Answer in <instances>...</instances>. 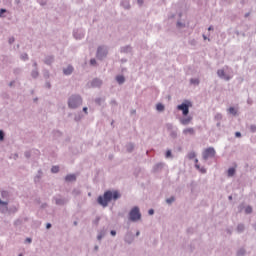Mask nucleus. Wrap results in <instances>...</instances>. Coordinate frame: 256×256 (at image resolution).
Segmentation results:
<instances>
[{
  "label": "nucleus",
  "instance_id": "c756f323",
  "mask_svg": "<svg viewBox=\"0 0 256 256\" xmlns=\"http://www.w3.org/2000/svg\"><path fill=\"white\" fill-rule=\"evenodd\" d=\"M4 13H7V9L1 8V9H0V17H3V14H4Z\"/></svg>",
  "mask_w": 256,
  "mask_h": 256
},
{
  "label": "nucleus",
  "instance_id": "b1692460",
  "mask_svg": "<svg viewBox=\"0 0 256 256\" xmlns=\"http://www.w3.org/2000/svg\"><path fill=\"white\" fill-rule=\"evenodd\" d=\"M0 141H5V132L3 130H0Z\"/></svg>",
  "mask_w": 256,
  "mask_h": 256
},
{
  "label": "nucleus",
  "instance_id": "bf43d9fd",
  "mask_svg": "<svg viewBox=\"0 0 256 256\" xmlns=\"http://www.w3.org/2000/svg\"><path fill=\"white\" fill-rule=\"evenodd\" d=\"M15 225H19V221H16V222H15Z\"/></svg>",
  "mask_w": 256,
  "mask_h": 256
},
{
  "label": "nucleus",
  "instance_id": "412c9836",
  "mask_svg": "<svg viewBox=\"0 0 256 256\" xmlns=\"http://www.w3.org/2000/svg\"><path fill=\"white\" fill-rule=\"evenodd\" d=\"M51 173H59V166H52Z\"/></svg>",
  "mask_w": 256,
  "mask_h": 256
},
{
  "label": "nucleus",
  "instance_id": "f8f14e48",
  "mask_svg": "<svg viewBox=\"0 0 256 256\" xmlns=\"http://www.w3.org/2000/svg\"><path fill=\"white\" fill-rule=\"evenodd\" d=\"M31 77L33 79H37V77H39V69L38 68H34L32 71H31Z\"/></svg>",
  "mask_w": 256,
  "mask_h": 256
},
{
  "label": "nucleus",
  "instance_id": "5fc2aeb1",
  "mask_svg": "<svg viewBox=\"0 0 256 256\" xmlns=\"http://www.w3.org/2000/svg\"><path fill=\"white\" fill-rule=\"evenodd\" d=\"M200 171H201L202 173H205V172H206V170H205L204 168L200 169Z\"/></svg>",
  "mask_w": 256,
  "mask_h": 256
},
{
  "label": "nucleus",
  "instance_id": "2eb2a0df",
  "mask_svg": "<svg viewBox=\"0 0 256 256\" xmlns=\"http://www.w3.org/2000/svg\"><path fill=\"white\" fill-rule=\"evenodd\" d=\"M73 73V66H68L65 70L66 75H71Z\"/></svg>",
  "mask_w": 256,
  "mask_h": 256
},
{
  "label": "nucleus",
  "instance_id": "bb28decb",
  "mask_svg": "<svg viewBox=\"0 0 256 256\" xmlns=\"http://www.w3.org/2000/svg\"><path fill=\"white\" fill-rule=\"evenodd\" d=\"M21 71H22L21 68H15L14 69V74L15 75H21Z\"/></svg>",
  "mask_w": 256,
  "mask_h": 256
},
{
  "label": "nucleus",
  "instance_id": "a878e982",
  "mask_svg": "<svg viewBox=\"0 0 256 256\" xmlns=\"http://www.w3.org/2000/svg\"><path fill=\"white\" fill-rule=\"evenodd\" d=\"M24 156L26 157V159H31V151H26L24 153Z\"/></svg>",
  "mask_w": 256,
  "mask_h": 256
},
{
  "label": "nucleus",
  "instance_id": "f03ea898",
  "mask_svg": "<svg viewBox=\"0 0 256 256\" xmlns=\"http://www.w3.org/2000/svg\"><path fill=\"white\" fill-rule=\"evenodd\" d=\"M81 103H83V99H81V96H77V95L70 97L68 100V106L72 109L79 107Z\"/></svg>",
  "mask_w": 256,
  "mask_h": 256
},
{
  "label": "nucleus",
  "instance_id": "423d86ee",
  "mask_svg": "<svg viewBox=\"0 0 256 256\" xmlns=\"http://www.w3.org/2000/svg\"><path fill=\"white\" fill-rule=\"evenodd\" d=\"M9 202L0 200V213H7L9 211Z\"/></svg>",
  "mask_w": 256,
  "mask_h": 256
},
{
  "label": "nucleus",
  "instance_id": "c85d7f7f",
  "mask_svg": "<svg viewBox=\"0 0 256 256\" xmlns=\"http://www.w3.org/2000/svg\"><path fill=\"white\" fill-rule=\"evenodd\" d=\"M229 112L233 115H236L237 114V111L235 110V108L231 107L229 108Z\"/></svg>",
  "mask_w": 256,
  "mask_h": 256
},
{
  "label": "nucleus",
  "instance_id": "8fccbe9b",
  "mask_svg": "<svg viewBox=\"0 0 256 256\" xmlns=\"http://www.w3.org/2000/svg\"><path fill=\"white\" fill-rule=\"evenodd\" d=\"M45 207H47V204L44 203V204L41 205L42 209H45Z\"/></svg>",
  "mask_w": 256,
  "mask_h": 256
},
{
  "label": "nucleus",
  "instance_id": "cd10ccee",
  "mask_svg": "<svg viewBox=\"0 0 256 256\" xmlns=\"http://www.w3.org/2000/svg\"><path fill=\"white\" fill-rule=\"evenodd\" d=\"M8 43L9 45H13V43H15V37H10Z\"/></svg>",
  "mask_w": 256,
  "mask_h": 256
},
{
  "label": "nucleus",
  "instance_id": "ddd939ff",
  "mask_svg": "<svg viewBox=\"0 0 256 256\" xmlns=\"http://www.w3.org/2000/svg\"><path fill=\"white\" fill-rule=\"evenodd\" d=\"M183 133L185 135H188V134L194 135L195 134V130L193 128H186V129L183 130Z\"/></svg>",
  "mask_w": 256,
  "mask_h": 256
},
{
  "label": "nucleus",
  "instance_id": "0eeeda50",
  "mask_svg": "<svg viewBox=\"0 0 256 256\" xmlns=\"http://www.w3.org/2000/svg\"><path fill=\"white\" fill-rule=\"evenodd\" d=\"M42 177H43V171L38 170L37 175L34 177V183H40Z\"/></svg>",
  "mask_w": 256,
  "mask_h": 256
},
{
  "label": "nucleus",
  "instance_id": "69168bd1",
  "mask_svg": "<svg viewBox=\"0 0 256 256\" xmlns=\"http://www.w3.org/2000/svg\"><path fill=\"white\" fill-rule=\"evenodd\" d=\"M18 256H23V254H19Z\"/></svg>",
  "mask_w": 256,
  "mask_h": 256
},
{
  "label": "nucleus",
  "instance_id": "aec40b11",
  "mask_svg": "<svg viewBox=\"0 0 256 256\" xmlns=\"http://www.w3.org/2000/svg\"><path fill=\"white\" fill-rule=\"evenodd\" d=\"M116 80H117V82L119 83V84H122L124 81H125V79H124V77L123 76H117L116 77Z\"/></svg>",
  "mask_w": 256,
  "mask_h": 256
},
{
  "label": "nucleus",
  "instance_id": "c03bdc74",
  "mask_svg": "<svg viewBox=\"0 0 256 256\" xmlns=\"http://www.w3.org/2000/svg\"><path fill=\"white\" fill-rule=\"evenodd\" d=\"M148 213H149V215H154V210L150 209Z\"/></svg>",
  "mask_w": 256,
  "mask_h": 256
},
{
  "label": "nucleus",
  "instance_id": "e433bc0d",
  "mask_svg": "<svg viewBox=\"0 0 256 256\" xmlns=\"http://www.w3.org/2000/svg\"><path fill=\"white\" fill-rule=\"evenodd\" d=\"M246 213H252V208L251 207H247L246 208Z\"/></svg>",
  "mask_w": 256,
  "mask_h": 256
},
{
  "label": "nucleus",
  "instance_id": "7c9ffc66",
  "mask_svg": "<svg viewBox=\"0 0 256 256\" xmlns=\"http://www.w3.org/2000/svg\"><path fill=\"white\" fill-rule=\"evenodd\" d=\"M192 84L198 85L199 84V80L198 79H191L190 81Z\"/></svg>",
  "mask_w": 256,
  "mask_h": 256
},
{
  "label": "nucleus",
  "instance_id": "774afa93",
  "mask_svg": "<svg viewBox=\"0 0 256 256\" xmlns=\"http://www.w3.org/2000/svg\"><path fill=\"white\" fill-rule=\"evenodd\" d=\"M34 101H37V98H35Z\"/></svg>",
  "mask_w": 256,
  "mask_h": 256
},
{
  "label": "nucleus",
  "instance_id": "0e129e2a",
  "mask_svg": "<svg viewBox=\"0 0 256 256\" xmlns=\"http://www.w3.org/2000/svg\"><path fill=\"white\" fill-rule=\"evenodd\" d=\"M133 149V146L131 145V149L129 151H131Z\"/></svg>",
  "mask_w": 256,
  "mask_h": 256
},
{
  "label": "nucleus",
  "instance_id": "72a5a7b5",
  "mask_svg": "<svg viewBox=\"0 0 256 256\" xmlns=\"http://www.w3.org/2000/svg\"><path fill=\"white\" fill-rule=\"evenodd\" d=\"M45 87H46L47 89H51V82H46V83H45Z\"/></svg>",
  "mask_w": 256,
  "mask_h": 256
},
{
  "label": "nucleus",
  "instance_id": "3c124183",
  "mask_svg": "<svg viewBox=\"0 0 256 256\" xmlns=\"http://www.w3.org/2000/svg\"><path fill=\"white\" fill-rule=\"evenodd\" d=\"M13 213H17V207H13Z\"/></svg>",
  "mask_w": 256,
  "mask_h": 256
},
{
  "label": "nucleus",
  "instance_id": "e2e57ef3",
  "mask_svg": "<svg viewBox=\"0 0 256 256\" xmlns=\"http://www.w3.org/2000/svg\"><path fill=\"white\" fill-rule=\"evenodd\" d=\"M231 199H232V196L229 197V200H230V201H231Z\"/></svg>",
  "mask_w": 256,
  "mask_h": 256
},
{
  "label": "nucleus",
  "instance_id": "4be33fe9",
  "mask_svg": "<svg viewBox=\"0 0 256 256\" xmlns=\"http://www.w3.org/2000/svg\"><path fill=\"white\" fill-rule=\"evenodd\" d=\"M54 201H55L56 205H63V199L54 198Z\"/></svg>",
  "mask_w": 256,
  "mask_h": 256
},
{
  "label": "nucleus",
  "instance_id": "393cba45",
  "mask_svg": "<svg viewBox=\"0 0 256 256\" xmlns=\"http://www.w3.org/2000/svg\"><path fill=\"white\" fill-rule=\"evenodd\" d=\"M156 108H157L158 111H163L164 110V106L161 103L157 104Z\"/></svg>",
  "mask_w": 256,
  "mask_h": 256
},
{
  "label": "nucleus",
  "instance_id": "a211bd4d",
  "mask_svg": "<svg viewBox=\"0 0 256 256\" xmlns=\"http://www.w3.org/2000/svg\"><path fill=\"white\" fill-rule=\"evenodd\" d=\"M20 59H22V61H28L29 55H27V53H23V54H21Z\"/></svg>",
  "mask_w": 256,
  "mask_h": 256
},
{
  "label": "nucleus",
  "instance_id": "9b49d317",
  "mask_svg": "<svg viewBox=\"0 0 256 256\" xmlns=\"http://www.w3.org/2000/svg\"><path fill=\"white\" fill-rule=\"evenodd\" d=\"M75 180H77V176H75V174H69L66 176V181H69L70 183H73Z\"/></svg>",
  "mask_w": 256,
  "mask_h": 256
},
{
  "label": "nucleus",
  "instance_id": "f257e3e1",
  "mask_svg": "<svg viewBox=\"0 0 256 256\" xmlns=\"http://www.w3.org/2000/svg\"><path fill=\"white\" fill-rule=\"evenodd\" d=\"M121 194L117 190H107L103 196L98 197V204L101 207H106L110 201H117V199H120Z\"/></svg>",
  "mask_w": 256,
  "mask_h": 256
},
{
  "label": "nucleus",
  "instance_id": "09e8293b",
  "mask_svg": "<svg viewBox=\"0 0 256 256\" xmlns=\"http://www.w3.org/2000/svg\"><path fill=\"white\" fill-rule=\"evenodd\" d=\"M33 67H34V69H38V68H37V63H36V62H34V63H33Z\"/></svg>",
  "mask_w": 256,
  "mask_h": 256
},
{
  "label": "nucleus",
  "instance_id": "79ce46f5",
  "mask_svg": "<svg viewBox=\"0 0 256 256\" xmlns=\"http://www.w3.org/2000/svg\"><path fill=\"white\" fill-rule=\"evenodd\" d=\"M194 157H195V153H190V154H189V158H190V159H192V158H194Z\"/></svg>",
  "mask_w": 256,
  "mask_h": 256
},
{
  "label": "nucleus",
  "instance_id": "20e7f679",
  "mask_svg": "<svg viewBox=\"0 0 256 256\" xmlns=\"http://www.w3.org/2000/svg\"><path fill=\"white\" fill-rule=\"evenodd\" d=\"M129 219L130 221H139V219H141V214L139 212V208L138 207H134L130 213H129Z\"/></svg>",
  "mask_w": 256,
  "mask_h": 256
},
{
  "label": "nucleus",
  "instance_id": "338daca9",
  "mask_svg": "<svg viewBox=\"0 0 256 256\" xmlns=\"http://www.w3.org/2000/svg\"><path fill=\"white\" fill-rule=\"evenodd\" d=\"M195 162L197 163V162H198V159H196Z\"/></svg>",
  "mask_w": 256,
  "mask_h": 256
},
{
  "label": "nucleus",
  "instance_id": "5701e85b",
  "mask_svg": "<svg viewBox=\"0 0 256 256\" xmlns=\"http://www.w3.org/2000/svg\"><path fill=\"white\" fill-rule=\"evenodd\" d=\"M1 195H2V198H3V199H7V197H9V192H7V191H2V192H1Z\"/></svg>",
  "mask_w": 256,
  "mask_h": 256
},
{
  "label": "nucleus",
  "instance_id": "680f3d73",
  "mask_svg": "<svg viewBox=\"0 0 256 256\" xmlns=\"http://www.w3.org/2000/svg\"><path fill=\"white\" fill-rule=\"evenodd\" d=\"M15 3H17V4H18V3H19V0H15Z\"/></svg>",
  "mask_w": 256,
  "mask_h": 256
},
{
  "label": "nucleus",
  "instance_id": "603ef678",
  "mask_svg": "<svg viewBox=\"0 0 256 256\" xmlns=\"http://www.w3.org/2000/svg\"><path fill=\"white\" fill-rule=\"evenodd\" d=\"M83 111L85 112V114H87L88 112H87V107H84L83 108Z\"/></svg>",
  "mask_w": 256,
  "mask_h": 256
},
{
  "label": "nucleus",
  "instance_id": "ea45409f",
  "mask_svg": "<svg viewBox=\"0 0 256 256\" xmlns=\"http://www.w3.org/2000/svg\"><path fill=\"white\" fill-rule=\"evenodd\" d=\"M170 156H171V151L168 150V151L166 152V157L168 158V157H170Z\"/></svg>",
  "mask_w": 256,
  "mask_h": 256
},
{
  "label": "nucleus",
  "instance_id": "a18cd8bd",
  "mask_svg": "<svg viewBox=\"0 0 256 256\" xmlns=\"http://www.w3.org/2000/svg\"><path fill=\"white\" fill-rule=\"evenodd\" d=\"M137 3L141 6L144 3V1L143 0H138Z\"/></svg>",
  "mask_w": 256,
  "mask_h": 256
},
{
  "label": "nucleus",
  "instance_id": "a19ab883",
  "mask_svg": "<svg viewBox=\"0 0 256 256\" xmlns=\"http://www.w3.org/2000/svg\"><path fill=\"white\" fill-rule=\"evenodd\" d=\"M51 227H52L51 223L46 224V229H51Z\"/></svg>",
  "mask_w": 256,
  "mask_h": 256
},
{
  "label": "nucleus",
  "instance_id": "f704fd0d",
  "mask_svg": "<svg viewBox=\"0 0 256 256\" xmlns=\"http://www.w3.org/2000/svg\"><path fill=\"white\" fill-rule=\"evenodd\" d=\"M90 64H91V65L97 64V60H96V59H91V60H90Z\"/></svg>",
  "mask_w": 256,
  "mask_h": 256
},
{
  "label": "nucleus",
  "instance_id": "4468645a",
  "mask_svg": "<svg viewBox=\"0 0 256 256\" xmlns=\"http://www.w3.org/2000/svg\"><path fill=\"white\" fill-rule=\"evenodd\" d=\"M217 74H218L219 77L224 78L226 80L230 79L228 76L225 75V72L222 69L218 70Z\"/></svg>",
  "mask_w": 256,
  "mask_h": 256
},
{
  "label": "nucleus",
  "instance_id": "2f4dec72",
  "mask_svg": "<svg viewBox=\"0 0 256 256\" xmlns=\"http://www.w3.org/2000/svg\"><path fill=\"white\" fill-rule=\"evenodd\" d=\"M12 159H14L15 161H17V159H19V154L15 153L12 155Z\"/></svg>",
  "mask_w": 256,
  "mask_h": 256
},
{
  "label": "nucleus",
  "instance_id": "37998d69",
  "mask_svg": "<svg viewBox=\"0 0 256 256\" xmlns=\"http://www.w3.org/2000/svg\"><path fill=\"white\" fill-rule=\"evenodd\" d=\"M215 118H216V119H222V115H221V114H217V115L215 116Z\"/></svg>",
  "mask_w": 256,
  "mask_h": 256
},
{
  "label": "nucleus",
  "instance_id": "de8ad7c7",
  "mask_svg": "<svg viewBox=\"0 0 256 256\" xmlns=\"http://www.w3.org/2000/svg\"><path fill=\"white\" fill-rule=\"evenodd\" d=\"M236 137H241V133L240 132H236Z\"/></svg>",
  "mask_w": 256,
  "mask_h": 256
},
{
  "label": "nucleus",
  "instance_id": "49530a36",
  "mask_svg": "<svg viewBox=\"0 0 256 256\" xmlns=\"http://www.w3.org/2000/svg\"><path fill=\"white\" fill-rule=\"evenodd\" d=\"M14 83H15V81L10 82L9 87H13Z\"/></svg>",
  "mask_w": 256,
  "mask_h": 256
},
{
  "label": "nucleus",
  "instance_id": "6ab92c4d",
  "mask_svg": "<svg viewBox=\"0 0 256 256\" xmlns=\"http://www.w3.org/2000/svg\"><path fill=\"white\" fill-rule=\"evenodd\" d=\"M235 172H236V170H235V168H229V170H228V176L229 177H231V176H233L234 174H235Z\"/></svg>",
  "mask_w": 256,
  "mask_h": 256
},
{
  "label": "nucleus",
  "instance_id": "6e6552de",
  "mask_svg": "<svg viewBox=\"0 0 256 256\" xmlns=\"http://www.w3.org/2000/svg\"><path fill=\"white\" fill-rule=\"evenodd\" d=\"M55 61V57L53 56H46L44 59L45 65H51Z\"/></svg>",
  "mask_w": 256,
  "mask_h": 256
},
{
  "label": "nucleus",
  "instance_id": "1a4fd4ad",
  "mask_svg": "<svg viewBox=\"0 0 256 256\" xmlns=\"http://www.w3.org/2000/svg\"><path fill=\"white\" fill-rule=\"evenodd\" d=\"M103 56H106V51L102 47H99L97 52V58L101 59Z\"/></svg>",
  "mask_w": 256,
  "mask_h": 256
},
{
  "label": "nucleus",
  "instance_id": "c9c22d12",
  "mask_svg": "<svg viewBox=\"0 0 256 256\" xmlns=\"http://www.w3.org/2000/svg\"><path fill=\"white\" fill-rule=\"evenodd\" d=\"M243 229H244V225L242 224L238 225V231H243Z\"/></svg>",
  "mask_w": 256,
  "mask_h": 256
},
{
  "label": "nucleus",
  "instance_id": "f3484780",
  "mask_svg": "<svg viewBox=\"0 0 256 256\" xmlns=\"http://www.w3.org/2000/svg\"><path fill=\"white\" fill-rule=\"evenodd\" d=\"M51 74L49 73V70H43V77L44 79H49Z\"/></svg>",
  "mask_w": 256,
  "mask_h": 256
},
{
  "label": "nucleus",
  "instance_id": "dca6fc26",
  "mask_svg": "<svg viewBox=\"0 0 256 256\" xmlns=\"http://www.w3.org/2000/svg\"><path fill=\"white\" fill-rule=\"evenodd\" d=\"M101 85V81L99 79L93 80L92 86L99 87Z\"/></svg>",
  "mask_w": 256,
  "mask_h": 256
},
{
  "label": "nucleus",
  "instance_id": "9d476101",
  "mask_svg": "<svg viewBox=\"0 0 256 256\" xmlns=\"http://www.w3.org/2000/svg\"><path fill=\"white\" fill-rule=\"evenodd\" d=\"M192 117L191 116H188V117H186V118H183V119H181L180 120V122H181V124H183V125H188L191 121H192Z\"/></svg>",
  "mask_w": 256,
  "mask_h": 256
},
{
  "label": "nucleus",
  "instance_id": "58836bf2",
  "mask_svg": "<svg viewBox=\"0 0 256 256\" xmlns=\"http://www.w3.org/2000/svg\"><path fill=\"white\" fill-rule=\"evenodd\" d=\"M250 129H251L252 132H255V131H256V126H255V125H252V126L250 127Z\"/></svg>",
  "mask_w": 256,
  "mask_h": 256
},
{
  "label": "nucleus",
  "instance_id": "052dcab7",
  "mask_svg": "<svg viewBox=\"0 0 256 256\" xmlns=\"http://www.w3.org/2000/svg\"><path fill=\"white\" fill-rule=\"evenodd\" d=\"M212 29H213L212 27H209V29H208V30H209V31H211Z\"/></svg>",
  "mask_w": 256,
  "mask_h": 256
},
{
  "label": "nucleus",
  "instance_id": "4c0bfd02",
  "mask_svg": "<svg viewBox=\"0 0 256 256\" xmlns=\"http://www.w3.org/2000/svg\"><path fill=\"white\" fill-rule=\"evenodd\" d=\"M33 240L31 238H26L25 243H32Z\"/></svg>",
  "mask_w": 256,
  "mask_h": 256
},
{
  "label": "nucleus",
  "instance_id": "7ed1b4c3",
  "mask_svg": "<svg viewBox=\"0 0 256 256\" xmlns=\"http://www.w3.org/2000/svg\"><path fill=\"white\" fill-rule=\"evenodd\" d=\"M189 107H192V103L190 101H185L181 105H178L177 109L182 111L183 116H187L189 114Z\"/></svg>",
  "mask_w": 256,
  "mask_h": 256
},
{
  "label": "nucleus",
  "instance_id": "13d9d810",
  "mask_svg": "<svg viewBox=\"0 0 256 256\" xmlns=\"http://www.w3.org/2000/svg\"><path fill=\"white\" fill-rule=\"evenodd\" d=\"M15 225H19V221H16V222H15Z\"/></svg>",
  "mask_w": 256,
  "mask_h": 256
},
{
  "label": "nucleus",
  "instance_id": "864d4df0",
  "mask_svg": "<svg viewBox=\"0 0 256 256\" xmlns=\"http://www.w3.org/2000/svg\"><path fill=\"white\" fill-rule=\"evenodd\" d=\"M111 235H116V232L114 230L111 231Z\"/></svg>",
  "mask_w": 256,
  "mask_h": 256
},
{
  "label": "nucleus",
  "instance_id": "4d7b16f0",
  "mask_svg": "<svg viewBox=\"0 0 256 256\" xmlns=\"http://www.w3.org/2000/svg\"><path fill=\"white\" fill-rule=\"evenodd\" d=\"M197 169H200V166L198 164L195 165Z\"/></svg>",
  "mask_w": 256,
  "mask_h": 256
},
{
  "label": "nucleus",
  "instance_id": "39448f33",
  "mask_svg": "<svg viewBox=\"0 0 256 256\" xmlns=\"http://www.w3.org/2000/svg\"><path fill=\"white\" fill-rule=\"evenodd\" d=\"M215 154H216L215 149L212 148V147H209V148H207V149L204 150V152H203V158H204L205 160H207L208 158L214 157Z\"/></svg>",
  "mask_w": 256,
  "mask_h": 256
},
{
  "label": "nucleus",
  "instance_id": "473e14b6",
  "mask_svg": "<svg viewBox=\"0 0 256 256\" xmlns=\"http://www.w3.org/2000/svg\"><path fill=\"white\" fill-rule=\"evenodd\" d=\"M166 201H167V203L170 204V203H173V201H175V199H174V197H171V198L167 199Z\"/></svg>",
  "mask_w": 256,
  "mask_h": 256
},
{
  "label": "nucleus",
  "instance_id": "6e6d98bb",
  "mask_svg": "<svg viewBox=\"0 0 256 256\" xmlns=\"http://www.w3.org/2000/svg\"><path fill=\"white\" fill-rule=\"evenodd\" d=\"M239 255H244V251H240V252H239Z\"/></svg>",
  "mask_w": 256,
  "mask_h": 256
}]
</instances>
